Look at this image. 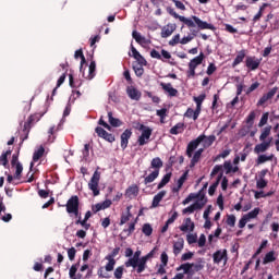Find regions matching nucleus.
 Here are the masks:
<instances>
[{
  "label": "nucleus",
  "instance_id": "1",
  "mask_svg": "<svg viewBox=\"0 0 279 279\" xmlns=\"http://www.w3.org/2000/svg\"><path fill=\"white\" fill-rule=\"evenodd\" d=\"M167 12L170 14V16H173V19H179L181 23H184L186 27H195L197 25L198 29H211V32H215V25L208 24V22L202 21L198 16L193 15L192 20L185 16H182L175 12V10L171 7H167Z\"/></svg>",
  "mask_w": 279,
  "mask_h": 279
},
{
  "label": "nucleus",
  "instance_id": "2",
  "mask_svg": "<svg viewBox=\"0 0 279 279\" xmlns=\"http://www.w3.org/2000/svg\"><path fill=\"white\" fill-rule=\"evenodd\" d=\"M108 121L109 124L108 122L104 121V116H101L98 120V125H102V128H105V130H108L109 132L112 131V128H121V125H123V122L119 120V118H113L112 111L108 112Z\"/></svg>",
  "mask_w": 279,
  "mask_h": 279
},
{
  "label": "nucleus",
  "instance_id": "3",
  "mask_svg": "<svg viewBox=\"0 0 279 279\" xmlns=\"http://www.w3.org/2000/svg\"><path fill=\"white\" fill-rule=\"evenodd\" d=\"M138 130L142 132V134L137 138V143L140 147H143L149 143V138H151V132H154V130H151L149 126H146L145 124H141Z\"/></svg>",
  "mask_w": 279,
  "mask_h": 279
},
{
  "label": "nucleus",
  "instance_id": "4",
  "mask_svg": "<svg viewBox=\"0 0 279 279\" xmlns=\"http://www.w3.org/2000/svg\"><path fill=\"white\" fill-rule=\"evenodd\" d=\"M99 180H101V172L96 170L88 183V189L93 192L94 197L99 195Z\"/></svg>",
  "mask_w": 279,
  "mask_h": 279
},
{
  "label": "nucleus",
  "instance_id": "5",
  "mask_svg": "<svg viewBox=\"0 0 279 279\" xmlns=\"http://www.w3.org/2000/svg\"><path fill=\"white\" fill-rule=\"evenodd\" d=\"M193 199H198V204H203V202H206V204L208 203V198H206L204 190H201L197 193H190L189 196L183 201V206H186V204H190V202H193Z\"/></svg>",
  "mask_w": 279,
  "mask_h": 279
},
{
  "label": "nucleus",
  "instance_id": "6",
  "mask_svg": "<svg viewBox=\"0 0 279 279\" xmlns=\"http://www.w3.org/2000/svg\"><path fill=\"white\" fill-rule=\"evenodd\" d=\"M77 209H80V196L73 195L68 199L65 204V210L68 215L71 216V213H74V210H77Z\"/></svg>",
  "mask_w": 279,
  "mask_h": 279
},
{
  "label": "nucleus",
  "instance_id": "7",
  "mask_svg": "<svg viewBox=\"0 0 279 279\" xmlns=\"http://www.w3.org/2000/svg\"><path fill=\"white\" fill-rule=\"evenodd\" d=\"M119 252H121V248L116 247L112 250L111 255L106 257V259L109 260L105 266L106 271H114V265H117L114 256H119Z\"/></svg>",
  "mask_w": 279,
  "mask_h": 279
},
{
  "label": "nucleus",
  "instance_id": "8",
  "mask_svg": "<svg viewBox=\"0 0 279 279\" xmlns=\"http://www.w3.org/2000/svg\"><path fill=\"white\" fill-rule=\"evenodd\" d=\"M202 141H204V134L199 135L197 138L191 141L187 144V147H186L187 158H193V151H195V149H197V147H199V144L202 143Z\"/></svg>",
  "mask_w": 279,
  "mask_h": 279
},
{
  "label": "nucleus",
  "instance_id": "9",
  "mask_svg": "<svg viewBox=\"0 0 279 279\" xmlns=\"http://www.w3.org/2000/svg\"><path fill=\"white\" fill-rule=\"evenodd\" d=\"M95 132L99 138H102L104 141H107V143H114L117 138L112 133H108L104 128L97 126L95 129Z\"/></svg>",
  "mask_w": 279,
  "mask_h": 279
},
{
  "label": "nucleus",
  "instance_id": "10",
  "mask_svg": "<svg viewBox=\"0 0 279 279\" xmlns=\"http://www.w3.org/2000/svg\"><path fill=\"white\" fill-rule=\"evenodd\" d=\"M271 141L274 137H269L268 141H260V144L255 145L254 153L255 154H265L269 147H271Z\"/></svg>",
  "mask_w": 279,
  "mask_h": 279
},
{
  "label": "nucleus",
  "instance_id": "11",
  "mask_svg": "<svg viewBox=\"0 0 279 279\" xmlns=\"http://www.w3.org/2000/svg\"><path fill=\"white\" fill-rule=\"evenodd\" d=\"M126 95L133 101H141V97H143L141 90H138L136 87L132 85L126 87Z\"/></svg>",
  "mask_w": 279,
  "mask_h": 279
},
{
  "label": "nucleus",
  "instance_id": "12",
  "mask_svg": "<svg viewBox=\"0 0 279 279\" xmlns=\"http://www.w3.org/2000/svg\"><path fill=\"white\" fill-rule=\"evenodd\" d=\"M206 206V201L203 203L196 202L182 210L183 215H193L195 210H202Z\"/></svg>",
  "mask_w": 279,
  "mask_h": 279
},
{
  "label": "nucleus",
  "instance_id": "13",
  "mask_svg": "<svg viewBox=\"0 0 279 279\" xmlns=\"http://www.w3.org/2000/svg\"><path fill=\"white\" fill-rule=\"evenodd\" d=\"M245 66L248 69V71H256V69L260 66V59L256 57H246Z\"/></svg>",
  "mask_w": 279,
  "mask_h": 279
},
{
  "label": "nucleus",
  "instance_id": "14",
  "mask_svg": "<svg viewBox=\"0 0 279 279\" xmlns=\"http://www.w3.org/2000/svg\"><path fill=\"white\" fill-rule=\"evenodd\" d=\"M213 258H214V263L216 265H219V263H221V260H225V263H227L228 262V251L227 250H218L214 253Z\"/></svg>",
  "mask_w": 279,
  "mask_h": 279
},
{
  "label": "nucleus",
  "instance_id": "15",
  "mask_svg": "<svg viewBox=\"0 0 279 279\" xmlns=\"http://www.w3.org/2000/svg\"><path fill=\"white\" fill-rule=\"evenodd\" d=\"M120 138H121V144H120L121 149H123V150L128 149L130 138H132V130L131 129L124 130V132L121 134Z\"/></svg>",
  "mask_w": 279,
  "mask_h": 279
},
{
  "label": "nucleus",
  "instance_id": "16",
  "mask_svg": "<svg viewBox=\"0 0 279 279\" xmlns=\"http://www.w3.org/2000/svg\"><path fill=\"white\" fill-rule=\"evenodd\" d=\"M160 86L163 90V93H166V95H168V97H178V89L173 88V85L171 83H160Z\"/></svg>",
  "mask_w": 279,
  "mask_h": 279
},
{
  "label": "nucleus",
  "instance_id": "17",
  "mask_svg": "<svg viewBox=\"0 0 279 279\" xmlns=\"http://www.w3.org/2000/svg\"><path fill=\"white\" fill-rule=\"evenodd\" d=\"M141 251H136L132 257H130L125 263V267H133L136 269V266L138 265V260H141Z\"/></svg>",
  "mask_w": 279,
  "mask_h": 279
},
{
  "label": "nucleus",
  "instance_id": "18",
  "mask_svg": "<svg viewBox=\"0 0 279 279\" xmlns=\"http://www.w3.org/2000/svg\"><path fill=\"white\" fill-rule=\"evenodd\" d=\"M276 93H278V87H274L267 94L263 95V97L259 98L257 106H265L269 99H274Z\"/></svg>",
  "mask_w": 279,
  "mask_h": 279
},
{
  "label": "nucleus",
  "instance_id": "19",
  "mask_svg": "<svg viewBox=\"0 0 279 279\" xmlns=\"http://www.w3.org/2000/svg\"><path fill=\"white\" fill-rule=\"evenodd\" d=\"M179 230H181V232H193L195 230V222H193L191 218H185L183 225L179 227Z\"/></svg>",
  "mask_w": 279,
  "mask_h": 279
},
{
  "label": "nucleus",
  "instance_id": "20",
  "mask_svg": "<svg viewBox=\"0 0 279 279\" xmlns=\"http://www.w3.org/2000/svg\"><path fill=\"white\" fill-rule=\"evenodd\" d=\"M204 58H206V56L204 54V52H201L197 57L193 58L189 62V69L196 70L199 66V64H202V62H204Z\"/></svg>",
  "mask_w": 279,
  "mask_h": 279
},
{
  "label": "nucleus",
  "instance_id": "21",
  "mask_svg": "<svg viewBox=\"0 0 279 279\" xmlns=\"http://www.w3.org/2000/svg\"><path fill=\"white\" fill-rule=\"evenodd\" d=\"M147 260H149V256L147 255L140 258L135 268L136 274H143L147 269Z\"/></svg>",
  "mask_w": 279,
  "mask_h": 279
},
{
  "label": "nucleus",
  "instance_id": "22",
  "mask_svg": "<svg viewBox=\"0 0 279 279\" xmlns=\"http://www.w3.org/2000/svg\"><path fill=\"white\" fill-rule=\"evenodd\" d=\"M184 250V238H178L177 241L173 242V254L174 256H179Z\"/></svg>",
  "mask_w": 279,
  "mask_h": 279
},
{
  "label": "nucleus",
  "instance_id": "23",
  "mask_svg": "<svg viewBox=\"0 0 279 279\" xmlns=\"http://www.w3.org/2000/svg\"><path fill=\"white\" fill-rule=\"evenodd\" d=\"M192 268H191V277L195 276L198 271H202L205 267V262L203 258H198L197 263H191Z\"/></svg>",
  "mask_w": 279,
  "mask_h": 279
},
{
  "label": "nucleus",
  "instance_id": "24",
  "mask_svg": "<svg viewBox=\"0 0 279 279\" xmlns=\"http://www.w3.org/2000/svg\"><path fill=\"white\" fill-rule=\"evenodd\" d=\"M177 25L175 24H168L166 26L162 27L161 29V38H169V36H171V34H173V32L177 29Z\"/></svg>",
  "mask_w": 279,
  "mask_h": 279
},
{
  "label": "nucleus",
  "instance_id": "25",
  "mask_svg": "<svg viewBox=\"0 0 279 279\" xmlns=\"http://www.w3.org/2000/svg\"><path fill=\"white\" fill-rule=\"evenodd\" d=\"M165 195H167V191L165 190L160 191L157 195H155L153 198L151 208H158V206H160V203L165 198Z\"/></svg>",
  "mask_w": 279,
  "mask_h": 279
},
{
  "label": "nucleus",
  "instance_id": "26",
  "mask_svg": "<svg viewBox=\"0 0 279 279\" xmlns=\"http://www.w3.org/2000/svg\"><path fill=\"white\" fill-rule=\"evenodd\" d=\"M40 119H43V114L40 113H35L29 116L27 122H25L24 124V130H27V128H31V125H33V123H38V121H40Z\"/></svg>",
  "mask_w": 279,
  "mask_h": 279
},
{
  "label": "nucleus",
  "instance_id": "27",
  "mask_svg": "<svg viewBox=\"0 0 279 279\" xmlns=\"http://www.w3.org/2000/svg\"><path fill=\"white\" fill-rule=\"evenodd\" d=\"M132 205L126 207V214H122L119 226H125L130 219H132Z\"/></svg>",
  "mask_w": 279,
  "mask_h": 279
},
{
  "label": "nucleus",
  "instance_id": "28",
  "mask_svg": "<svg viewBox=\"0 0 279 279\" xmlns=\"http://www.w3.org/2000/svg\"><path fill=\"white\" fill-rule=\"evenodd\" d=\"M132 37L138 45H149V40L141 35L138 31L132 32Z\"/></svg>",
  "mask_w": 279,
  "mask_h": 279
},
{
  "label": "nucleus",
  "instance_id": "29",
  "mask_svg": "<svg viewBox=\"0 0 279 279\" xmlns=\"http://www.w3.org/2000/svg\"><path fill=\"white\" fill-rule=\"evenodd\" d=\"M138 195V185H131L125 190V197L132 199V197H136Z\"/></svg>",
  "mask_w": 279,
  "mask_h": 279
},
{
  "label": "nucleus",
  "instance_id": "30",
  "mask_svg": "<svg viewBox=\"0 0 279 279\" xmlns=\"http://www.w3.org/2000/svg\"><path fill=\"white\" fill-rule=\"evenodd\" d=\"M202 154H204V148H199L196 150L191 159L190 167L193 168L195 165L199 162V158H202Z\"/></svg>",
  "mask_w": 279,
  "mask_h": 279
},
{
  "label": "nucleus",
  "instance_id": "31",
  "mask_svg": "<svg viewBox=\"0 0 279 279\" xmlns=\"http://www.w3.org/2000/svg\"><path fill=\"white\" fill-rule=\"evenodd\" d=\"M217 141V136L215 135H209L206 136L204 135V140L202 141L204 149H208V147L213 146V143Z\"/></svg>",
  "mask_w": 279,
  "mask_h": 279
},
{
  "label": "nucleus",
  "instance_id": "32",
  "mask_svg": "<svg viewBox=\"0 0 279 279\" xmlns=\"http://www.w3.org/2000/svg\"><path fill=\"white\" fill-rule=\"evenodd\" d=\"M184 132V123L179 122L174 126L170 129V134L178 136V134H182Z\"/></svg>",
  "mask_w": 279,
  "mask_h": 279
},
{
  "label": "nucleus",
  "instance_id": "33",
  "mask_svg": "<svg viewBox=\"0 0 279 279\" xmlns=\"http://www.w3.org/2000/svg\"><path fill=\"white\" fill-rule=\"evenodd\" d=\"M191 269H193V265H191V263H185V264H181L177 268V271H182L183 270V276H184V274L186 276H191Z\"/></svg>",
  "mask_w": 279,
  "mask_h": 279
},
{
  "label": "nucleus",
  "instance_id": "34",
  "mask_svg": "<svg viewBox=\"0 0 279 279\" xmlns=\"http://www.w3.org/2000/svg\"><path fill=\"white\" fill-rule=\"evenodd\" d=\"M74 58L75 60H77V58H81L80 71L82 73V69H84V64H86V57H84V51L82 49L76 50L74 53Z\"/></svg>",
  "mask_w": 279,
  "mask_h": 279
},
{
  "label": "nucleus",
  "instance_id": "35",
  "mask_svg": "<svg viewBox=\"0 0 279 279\" xmlns=\"http://www.w3.org/2000/svg\"><path fill=\"white\" fill-rule=\"evenodd\" d=\"M158 175H160V170L153 171L144 179V184H151V182H154L158 178Z\"/></svg>",
  "mask_w": 279,
  "mask_h": 279
},
{
  "label": "nucleus",
  "instance_id": "36",
  "mask_svg": "<svg viewBox=\"0 0 279 279\" xmlns=\"http://www.w3.org/2000/svg\"><path fill=\"white\" fill-rule=\"evenodd\" d=\"M95 71H97V63L95 61H90L88 75L85 77V80H93L96 75Z\"/></svg>",
  "mask_w": 279,
  "mask_h": 279
},
{
  "label": "nucleus",
  "instance_id": "37",
  "mask_svg": "<svg viewBox=\"0 0 279 279\" xmlns=\"http://www.w3.org/2000/svg\"><path fill=\"white\" fill-rule=\"evenodd\" d=\"M169 182H171V172L163 175L161 181L158 183L157 189L159 191H160V189H165V186H167V184H169Z\"/></svg>",
  "mask_w": 279,
  "mask_h": 279
},
{
  "label": "nucleus",
  "instance_id": "38",
  "mask_svg": "<svg viewBox=\"0 0 279 279\" xmlns=\"http://www.w3.org/2000/svg\"><path fill=\"white\" fill-rule=\"evenodd\" d=\"M275 260H276V251H270L265 255L263 259V265H268V263H274Z\"/></svg>",
  "mask_w": 279,
  "mask_h": 279
},
{
  "label": "nucleus",
  "instance_id": "39",
  "mask_svg": "<svg viewBox=\"0 0 279 279\" xmlns=\"http://www.w3.org/2000/svg\"><path fill=\"white\" fill-rule=\"evenodd\" d=\"M151 169H155V171H160L162 169V159L160 157H156L150 162Z\"/></svg>",
  "mask_w": 279,
  "mask_h": 279
},
{
  "label": "nucleus",
  "instance_id": "40",
  "mask_svg": "<svg viewBox=\"0 0 279 279\" xmlns=\"http://www.w3.org/2000/svg\"><path fill=\"white\" fill-rule=\"evenodd\" d=\"M243 60H245V50H241L236 54V57H235V59H234V61L232 63L233 69H234V66H239V64H241V62H243Z\"/></svg>",
  "mask_w": 279,
  "mask_h": 279
},
{
  "label": "nucleus",
  "instance_id": "41",
  "mask_svg": "<svg viewBox=\"0 0 279 279\" xmlns=\"http://www.w3.org/2000/svg\"><path fill=\"white\" fill-rule=\"evenodd\" d=\"M43 156H45V147L40 146L37 150L34 151L33 161L38 162V160L43 158Z\"/></svg>",
  "mask_w": 279,
  "mask_h": 279
},
{
  "label": "nucleus",
  "instance_id": "42",
  "mask_svg": "<svg viewBox=\"0 0 279 279\" xmlns=\"http://www.w3.org/2000/svg\"><path fill=\"white\" fill-rule=\"evenodd\" d=\"M271 135V125L265 126L262 130V134L259 135V141H267V138Z\"/></svg>",
  "mask_w": 279,
  "mask_h": 279
},
{
  "label": "nucleus",
  "instance_id": "43",
  "mask_svg": "<svg viewBox=\"0 0 279 279\" xmlns=\"http://www.w3.org/2000/svg\"><path fill=\"white\" fill-rule=\"evenodd\" d=\"M142 232L145 234V236H151V234H154V228L150 223H144L142 227Z\"/></svg>",
  "mask_w": 279,
  "mask_h": 279
},
{
  "label": "nucleus",
  "instance_id": "44",
  "mask_svg": "<svg viewBox=\"0 0 279 279\" xmlns=\"http://www.w3.org/2000/svg\"><path fill=\"white\" fill-rule=\"evenodd\" d=\"M269 160H274V155L267 156V155H259L257 157V165H265V162H269Z\"/></svg>",
  "mask_w": 279,
  "mask_h": 279
},
{
  "label": "nucleus",
  "instance_id": "45",
  "mask_svg": "<svg viewBox=\"0 0 279 279\" xmlns=\"http://www.w3.org/2000/svg\"><path fill=\"white\" fill-rule=\"evenodd\" d=\"M12 155V150H7L4 153H2V155L0 156V165H2V167H8V156Z\"/></svg>",
  "mask_w": 279,
  "mask_h": 279
},
{
  "label": "nucleus",
  "instance_id": "46",
  "mask_svg": "<svg viewBox=\"0 0 279 279\" xmlns=\"http://www.w3.org/2000/svg\"><path fill=\"white\" fill-rule=\"evenodd\" d=\"M134 230H136V220L133 222H130L128 229H123V232L126 234V236H132L134 233Z\"/></svg>",
  "mask_w": 279,
  "mask_h": 279
},
{
  "label": "nucleus",
  "instance_id": "47",
  "mask_svg": "<svg viewBox=\"0 0 279 279\" xmlns=\"http://www.w3.org/2000/svg\"><path fill=\"white\" fill-rule=\"evenodd\" d=\"M260 214V208L256 207L253 210H251L248 214L244 215L247 220L250 221V219H256V217H258V215Z\"/></svg>",
  "mask_w": 279,
  "mask_h": 279
},
{
  "label": "nucleus",
  "instance_id": "48",
  "mask_svg": "<svg viewBox=\"0 0 279 279\" xmlns=\"http://www.w3.org/2000/svg\"><path fill=\"white\" fill-rule=\"evenodd\" d=\"M226 223L230 228H234V226H236V216L235 215H228Z\"/></svg>",
  "mask_w": 279,
  "mask_h": 279
},
{
  "label": "nucleus",
  "instance_id": "49",
  "mask_svg": "<svg viewBox=\"0 0 279 279\" xmlns=\"http://www.w3.org/2000/svg\"><path fill=\"white\" fill-rule=\"evenodd\" d=\"M269 121V112H265L263 113L259 123H258V128H265V125H267V122Z\"/></svg>",
  "mask_w": 279,
  "mask_h": 279
},
{
  "label": "nucleus",
  "instance_id": "50",
  "mask_svg": "<svg viewBox=\"0 0 279 279\" xmlns=\"http://www.w3.org/2000/svg\"><path fill=\"white\" fill-rule=\"evenodd\" d=\"M22 173H23V165H21V162H17L15 166L14 180H20Z\"/></svg>",
  "mask_w": 279,
  "mask_h": 279
},
{
  "label": "nucleus",
  "instance_id": "51",
  "mask_svg": "<svg viewBox=\"0 0 279 279\" xmlns=\"http://www.w3.org/2000/svg\"><path fill=\"white\" fill-rule=\"evenodd\" d=\"M69 84L71 88H80V86H82V82L75 83V78L73 77V74H69Z\"/></svg>",
  "mask_w": 279,
  "mask_h": 279
},
{
  "label": "nucleus",
  "instance_id": "52",
  "mask_svg": "<svg viewBox=\"0 0 279 279\" xmlns=\"http://www.w3.org/2000/svg\"><path fill=\"white\" fill-rule=\"evenodd\" d=\"M124 267L123 266H119L114 269L113 276L116 279H121L123 278V271H124Z\"/></svg>",
  "mask_w": 279,
  "mask_h": 279
},
{
  "label": "nucleus",
  "instance_id": "53",
  "mask_svg": "<svg viewBox=\"0 0 279 279\" xmlns=\"http://www.w3.org/2000/svg\"><path fill=\"white\" fill-rule=\"evenodd\" d=\"M255 119H256V112L251 111L250 114L246 118V123H247V125H250V128H252L254 125V120Z\"/></svg>",
  "mask_w": 279,
  "mask_h": 279
},
{
  "label": "nucleus",
  "instance_id": "54",
  "mask_svg": "<svg viewBox=\"0 0 279 279\" xmlns=\"http://www.w3.org/2000/svg\"><path fill=\"white\" fill-rule=\"evenodd\" d=\"M186 178H189V170H186L178 180L179 189H182L184 186V182H186Z\"/></svg>",
  "mask_w": 279,
  "mask_h": 279
},
{
  "label": "nucleus",
  "instance_id": "55",
  "mask_svg": "<svg viewBox=\"0 0 279 279\" xmlns=\"http://www.w3.org/2000/svg\"><path fill=\"white\" fill-rule=\"evenodd\" d=\"M182 39H180V34H177L169 40L170 47H175V45H180Z\"/></svg>",
  "mask_w": 279,
  "mask_h": 279
},
{
  "label": "nucleus",
  "instance_id": "56",
  "mask_svg": "<svg viewBox=\"0 0 279 279\" xmlns=\"http://www.w3.org/2000/svg\"><path fill=\"white\" fill-rule=\"evenodd\" d=\"M87 221L88 220H80V219H77L76 221H75V225L76 226H82V228H85V230H89L90 229V223H87Z\"/></svg>",
  "mask_w": 279,
  "mask_h": 279
},
{
  "label": "nucleus",
  "instance_id": "57",
  "mask_svg": "<svg viewBox=\"0 0 279 279\" xmlns=\"http://www.w3.org/2000/svg\"><path fill=\"white\" fill-rule=\"evenodd\" d=\"M186 241L189 245H193V243H197V234H187L186 235Z\"/></svg>",
  "mask_w": 279,
  "mask_h": 279
},
{
  "label": "nucleus",
  "instance_id": "58",
  "mask_svg": "<svg viewBox=\"0 0 279 279\" xmlns=\"http://www.w3.org/2000/svg\"><path fill=\"white\" fill-rule=\"evenodd\" d=\"M133 69L137 77H143V73H145V69H143V65L133 66Z\"/></svg>",
  "mask_w": 279,
  "mask_h": 279
},
{
  "label": "nucleus",
  "instance_id": "59",
  "mask_svg": "<svg viewBox=\"0 0 279 279\" xmlns=\"http://www.w3.org/2000/svg\"><path fill=\"white\" fill-rule=\"evenodd\" d=\"M77 267H80V263L71 266L70 271H69L70 278L75 277V274H77Z\"/></svg>",
  "mask_w": 279,
  "mask_h": 279
},
{
  "label": "nucleus",
  "instance_id": "60",
  "mask_svg": "<svg viewBox=\"0 0 279 279\" xmlns=\"http://www.w3.org/2000/svg\"><path fill=\"white\" fill-rule=\"evenodd\" d=\"M75 254H77V250L75 247H71L68 250L69 260H75Z\"/></svg>",
  "mask_w": 279,
  "mask_h": 279
},
{
  "label": "nucleus",
  "instance_id": "61",
  "mask_svg": "<svg viewBox=\"0 0 279 279\" xmlns=\"http://www.w3.org/2000/svg\"><path fill=\"white\" fill-rule=\"evenodd\" d=\"M223 169V166H220V165H216L213 170H211V173H210V178H215V175H217V173H219L220 171H222Z\"/></svg>",
  "mask_w": 279,
  "mask_h": 279
},
{
  "label": "nucleus",
  "instance_id": "62",
  "mask_svg": "<svg viewBox=\"0 0 279 279\" xmlns=\"http://www.w3.org/2000/svg\"><path fill=\"white\" fill-rule=\"evenodd\" d=\"M260 86V83L255 82L253 83L247 89H246V95H251V93H254V90H256V88H258Z\"/></svg>",
  "mask_w": 279,
  "mask_h": 279
},
{
  "label": "nucleus",
  "instance_id": "63",
  "mask_svg": "<svg viewBox=\"0 0 279 279\" xmlns=\"http://www.w3.org/2000/svg\"><path fill=\"white\" fill-rule=\"evenodd\" d=\"M193 256H195V253H194V252L184 253V254L181 256V260H183V262L191 260V259L193 258Z\"/></svg>",
  "mask_w": 279,
  "mask_h": 279
},
{
  "label": "nucleus",
  "instance_id": "64",
  "mask_svg": "<svg viewBox=\"0 0 279 279\" xmlns=\"http://www.w3.org/2000/svg\"><path fill=\"white\" fill-rule=\"evenodd\" d=\"M97 276L98 278H106V279L110 278L109 274L104 272V267L98 268Z\"/></svg>",
  "mask_w": 279,
  "mask_h": 279
}]
</instances>
